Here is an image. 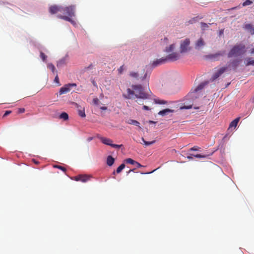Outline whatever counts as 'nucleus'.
<instances>
[{"label": "nucleus", "instance_id": "obj_45", "mask_svg": "<svg viewBox=\"0 0 254 254\" xmlns=\"http://www.w3.org/2000/svg\"><path fill=\"white\" fill-rule=\"evenodd\" d=\"M143 109L144 110H150V108L148 106L145 105L143 106Z\"/></svg>", "mask_w": 254, "mask_h": 254}, {"label": "nucleus", "instance_id": "obj_27", "mask_svg": "<svg viewBox=\"0 0 254 254\" xmlns=\"http://www.w3.org/2000/svg\"><path fill=\"white\" fill-rule=\"evenodd\" d=\"M78 115L82 118L85 117L86 115L84 112V109H79L78 111Z\"/></svg>", "mask_w": 254, "mask_h": 254}, {"label": "nucleus", "instance_id": "obj_18", "mask_svg": "<svg viewBox=\"0 0 254 254\" xmlns=\"http://www.w3.org/2000/svg\"><path fill=\"white\" fill-rule=\"evenodd\" d=\"M100 139L103 143L111 146L113 142L111 139L106 137H101Z\"/></svg>", "mask_w": 254, "mask_h": 254}, {"label": "nucleus", "instance_id": "obj_48", "mask_svg": "<svg viewBox=\"0 0 254 254\" xmlns=\"http://www.w3.org/2000/svg\"><path fill=\"white\" fill-rule=\"evenodd\" d=\"M134 170H135L134 169H130V170H129L127 172V174H129V173H130L131 172H133Z\"/></svg>", "mask_w": 254, "mask_h": 254}, {"label": "nucleus", "instance_id": "obj_4", "mask_svg": "<svg viewBox=\"0 0 254 254\" xmlns=\"http://www.w3.org/2000/svg\"><path fill=\"white\" fill-rule=\"evenodd\" d=\"M144 75L139 77V74L137 72L131 71L130 72L129 75L130 77L135 78L137 80L140 79L142 82L145 83L147 85H149V81L150 75V72L146 71L145 72L143 70Z\"/></svg>", "mask_w": 254, "mask_h": 254}, {"label": "nucleus", "instance_id": "obj_9", "mask_svg": "<svg viewBox=\"0 0 254 254\" xmlns=\"http://www.w3.org/2000/svg\"><path fill=\"white\" fill-rule=\"evenodd\" d=\"M180 54L177 52H174L169 54L166 57V60L170 61H175L178 60L180 58Z\"/></svg>", "mask_w": 254, "mask_h": 254}, {"label": "nucleus", "instance_id": "obj_19", "mask_svg": "<svg viewBox=\"0 0 254 254\" xmlns=\"http://www.w3.org/2000/svg\"><path fill=\"white\" fill-rule=\"evenodd\" d=\"M207 84V82L201 83L195 88V89L194 90V92H197L199 91L202 90Z\"/></svg>", "mask_w": 254, "mask_h": 254}, {"label": "nucleus", "instance_id": "obj_43", "mask_svg": "<svg viewBox=\"0 0 254 254\" xmlns=\"http://www.w3.org/2000/svg\"><path fill=\"white\" fill-rule=\"evenodd\" d=\"M11 113V111H5V113L4 114V115H3V117H5L7 116H8V115H9L10 113Z\"/></svg>", "mask_w": 254, "mask_h": 254}, {"label": "nucleus", "instance_id": "obj_50", "mask_svg": "<svg viewBox=\"0 0 254 254\" xmlns=\"http://www.w3.org/2000/svg\"><path fill=\"white\" fill-rule=\"evenodd\" d=\"M251 54H254V48L252 49L251 51Z\"/></svg>", "mask_w": 254, "mask_h": 254}, {"label": "nucleus", "instance_id": "obj_33", "mask_svg": "<svg viewBox=\"0 0 254 254\" xmlns=\"http://www.w3.org/2000/svg\"><path fill=\"white\" fill-rule=\"evenodd\" d=\"M253 2V1L252 0H246L243 3L242 5L243 6H246L251 4Z\"/></svg>", "mask_w": 254, "mask_h": 254}, {"label": "nucleus", "instance_id": "obj_20", "mask_svg": "<svg viewBox=\"0 0 254 254\" xmlns=\"http://www.w3.org/2000/svg\"><path fill=\"white\" fill-rule=\"evenodd\" d=\"M66 64V59L65 58H64L57 62V66L58 67L62 66Z\"/></svg>", "mask_w": 254, "mask_h": 254}, {"label": "nucleus", "instance_id": "obj_39", "mask_svg": "<svg viewBox=\"0 0 254 254\" xmlns=\"http://www.w3.org/2000/svg\"><path fill=\"white\" fill-rule=\"evenodd\" d=\"M200 147L197 146H194L190 149V151H198L200 149Z\"/></svg>", "mask_w": 254, "mask_h": 254}, {"label": "nucleus", "instance_id": "obj_42", "mask_svg": "<svg viewBox=\"0 0 254 254\" xmlns=\"http://www.w3.org/2000/svg\"><path fill=\"white\" fill-rule=\"evenodd\" d=\"M196 21V18H193L191 19H190V20H189L188 21V23L189 24H192V23L195 22Z\"/></svg>", "mask_w": 254, "mask_h": 254}, {"label": "nucleus", "instance_id": "obj_37", "mask_svg": "<svg viewBox=\"0 0 254 254\" xmlns=\"http://www.w3.org/2000/svg\"><path fill=\"white\" fill-rule=\"evenodd\" d=\"M93 103L95 105H98L100 103V101L97 98H95L93 99Z\"/></svg>", "mask_w": 254, "mask_h": 254}, {"label": "nucleus", "instance_id": "obj_41", "mask_svg": "<svg viewBox=\"0 0 254 254\" xmlns=\"http://www.w3.org/2000/svg\"><path fill=\"white\" fill-rule=\"evenodd\" d=\"M123 145L122 144H121V145H118V144H112L111 145V146L114 147V148H120Z\"/></svg>", "mask_w": 254, "mask_h": 254}, {"label": "nucleus", "instance_id": "obj_5", "mask_svg": "<svg viewBox=\"0 0 254 254\" xmlns=\"http://www.w3.org/2000/svg\"><path fill=\"white\" fill-rule=\"evenodd\" d=\"M190 40L189 38H186L181 41L180 48V51L181 53H186L190 50Z\"/></svg>", "mask_w": 254, "mask_h": 254}, {"label": "nucleus", "instance_id": "obj_2", "mask_svg": "<svg viewBox=\"0 0 254 254\" xmlns=\"http://www.w3.org/2000/svg\"><path fill=\"white\" fill-rule=\"evenodd\" d=\"M75 6L74 5H70L66 7H63V13L67 15H58V17L64 19L65 21L71 22V23H74V21L71 18V17L75 16Z\"/></svg>", "mask_w": 254, "mask_h": 254}, {"label": "nucleus", "instance_id": "obj_6", "mask_svg": "<svg viewBox=\"0 0 254 254\" xmlns=\"http://www.w3.org/2000/svg\"><path fill=\"white\" fill-rule=\"evenodd\" d=\"M76 86V84L75 83H71L66 84L60 89L59 94V95H61L63 94L66 93L70 91L71 87H75Z\"/></svg>", "mask_w": 254, "mask_h": 254}, {"label": "nucleus", "instance_id": "obj_3", "mask_svg": "<svg viewBox=\"0 0 254 254\" xmlns=\"http://www.w3.org/2000/svg\"><path fill=\"white\" fill-rule=\"evenodd\" d=\"M246 52V46L244 44H240L235 45L228 54V58L234 56H241Z\"/></svg>", "mask_w": 254, "mask_h": 254}, {"label": "nucleus", "instance_id": "obj_12", "mask_svg": "<svg viewBox=\"0 0 254 254\" xmlns=\"http://www.w3.org/2000/svg\"><path fill=\"white\" fill-rule=\"evenodd\" d=\"M205 45V43L204 41L202 38L198 39L195 43L194 48L196 50H200Z\"/></svg>", "mask_w": 254, "mask_h": 254}, {"label": "nucleus", "instance_id": "obj_36", "mask_svg": "<svg viewBox=\"0 0 254 254\" xmlns=\"http://www.w3.org/2000/svg\"><path fill=\"white\" fill-rule=\"evenodd\" d=\"M40 57L44 62L46 61L47 59V56L45 55V54L42 52H40Z\"/></svg>", "mask_w": 254, "mask_h": 254}, {"label": "nucleus", "instance_id": "obj_51", "mask_svg": "<svg viewBox=\"0 0 254 254\" xmlns=\"http://www.w3.org/2000/svg\"><path fill=\"white\" fill-rule=\"evenodd\" d=\"M149 124H155L156 123L155 122L152 121H149Z\"/></svg>", "mask_w": 254, "mask_h": 254}, {"label": "nucleus", "instance_id": "obj_31", "mask_svg": "<svg viewBox=\"0 0 254 254\" xmlns=\"http://www.w3.org/2000/svg\"><path fill=\"white\" fill-rule=\"evenodd\" d=\"M142 140L144 144V145L148 146L151 144H153L155 142V140H153L152 141H146L144 140L143 138H142Z\"/></svg>", "mask_w": 254, "mask_h": 254}, {"label": "nucleus", "instance_id": "obj_14", "mask_svg": "<svg viewBox=\"0 0 254 254\" xmlns=\"http://www.w3.org/2000/svg\"><path fill=\"white\" fill-rule=\"evenodd\" d=\"M167 61L166 60V58H161V59H157L155 61H154L152 64V65L153 66V67H156L159 65H160L162 64H164L165 63H166Z\"/></svg>", "mask_w": 254, "mask_h": 254}, {"label": "nucleus", "instance_id": "obj_49", "mask_svg": "<svg viewBox=\"0 0 254 254\" xmlns=\"http://www.w3.org/2000/svg\"><path fill=\"white\" fill-rule=\"evenodd\" d=\"M187 158L189 159V160H192V157L191 156H188L187 157Z\"/></svg>", "mask_w": 254, "mask_h": 254}, {"label": "nucleus", "instance_id": "obj_53", "mask_svg": "<svg viewBox=\"0 0 254 254\" xmlns=\"http://www.w3.org/2000/svg\"><path fill=\"white\" fill-rule=\"evenodd\" d=\"M92 67V64H90V65L87 67V68H90V67Z\"/></svg>", "mask_w": 254, "mask_h": 254}, {"label": "nucleus", "instance_id": "obj_52", "mask_svg": "<svg viewBox=\"0 0 254 254\" xmlns=\"http://www.w3.org/2000/svg\"><path fill=\"white\" fill-rule=\"evenodd\" d=\"M33 161H34V162L35 164H37L38 163V161H35V160H33Z\"/></svg>", "mask_w": 254, "mask_h": 254}, {"label": "nucleus", "instance_id": "obj_47", "mask_svg": "<svg viewBox=\"0 0 254 254\" xmlns=\"http://www.w3.org/2000/svg\"><path fill=\"white\" fill-rule=\"evenodd\" d=\"M191 108V106H190L189 107H183L182 108V109H190Z\"/></svg>", "mask_w": 254, "mask_h": 254}, {"label": "nucleus", "instance_id": "obj_21", "mask_svg": "<svg viewBox=\"0 0 254 254\" xmlns=\"http://www.w3.org/2000/svg\"><path fill=\"white\" fill-rule=\"evenodd\" d=\"M115 159L111 156H108L107 159V164L108 166H111L114 163Z\"/></svg>", "mask_w": 254, "mask_h": 254}, {"label": "nucleus", "instance_id": "obj_15", "mask_svg": "<svg viewBox=\"0 0 254 254\" xmlns=\"http://www.w3.org/2000/svg\"><path fill=\"white\" fill-rule=\"evenodd\" d=\"M240 120V117H238L234 120H233L232 122H231L229 125L228 130L232 129V128H235L237 127Z\"/></svg>", "mask_w": 254, "mask_h": 254}, {"label": "nucleus", "instance_id": "obj_32", "mask_svg": "<svg viewBox=\"0 0 254 254\" xmlns=\"http://www.w3.org/2000/svg\"><path fill=\"white\" fill-rule=\"evenodd\" d=\"M194 157L197 158H206L209 155L196 154L193 155Z\"/></svg>", "mask_w": 254, "mask_h": 254}, {"label": "nucleus", "instance_id": "obj_55", "mask_svg": "<svg viewBox=\"0 0 254 254\" xmlns=\"http://www.w3.org/2000/svg\"><path fill=\"white\" fill-rule=\"evenodd\" d=\"M253 73H254V71H253Z\"/></svg>", "mask_w": 254, "mask_h": 254}, {"label": "nucleus", "instance_id": "obj_40", "mask_svg": "<svg viewBox=\"0 0 254 254\" xmlns=\"http://www.w3.org/2000/svg\"><path fill=\"white\" fill-rule=\"evenodd\" d=\"M54 81H55V82H56V83L58 84V86L61 85L60 83L59 78V77L57 74L56 75V76L55 78Z\"/></svg>", "mask_w": 254, "mask_h": 254}, {"label": "nucleus", "instance_id": "obj_8", "mask_svg": "<svg viewBox=\"0 0 254 254\" xmlns=\"http://www.w3.org/2000/svg\"><path fill=\"white\" fill-rule=\"evenodd\" d=\"M91 178V176L87 175H79L75 176L73 180L76 181H81L83 183L87 182Z\"/></svg>", "mask_w": 254, "mask_h": 254}, {"label": "nucleus", "instance_id": "obj_22", "mask_svg": "<svg viewBox=\"0 0 254 254\" xmlns=\"http://www.w3.org/2000/svg\"><path fill=\"white\" fill-rule=\"evenodd\" d=\"M245 64L246 66L254 65V60L251 58H248L246 59Z\"/></svg>", "mask_w": 254, "mask_h": 254}, {"label": "nucleus", "instance_id": "obj_29", "mask_svg": "<svg viewBox=\"0 0 254 254\" xmlns=\"http://www.w3.org/2000/svg\"><path fill=\"white\" fill-rule=\"evenodd\" d=\"M125 167V165L124 164H122L120 166H119L117 169L116 172L117 173H120Z\"/></svg>", "mask_w": 254, "mask_h": 254}, {"label": "nucleus", "instance_id": "obj_10", "mask_svg": "<svg viewBox=\"0 0 254 254\" xmlns=\"http://www.w3.org/2000/svg\"><path fill=\"white\" fill-rule=\"evenodd\" d=\"M225 54V51H219L216 53L210 54L207 56V57L210 59H213L215 61H218L219 57L223 56Z\"/></svg>", "mask_w": 254, "mask_h": 254}, {"label": "nucleus", "instance_id": "obj_11", "mask_svg": "<svg viewBox=\"0 0 254 254\" xmlns=\"http://www.w3.org/2000/svg\"><path fill=\"white\" fill-rule=\"evenodd\" d=\"M63 7L57 5H52L49 8V12L53 14L58 12H63Z\"/></svg>", "mask_w": 254, "mask_h": 254}, {"label": "nucleus", "instance_id": "obj_13", "mask_svg": "<svg viewBox=\"0 0 254 254\" xmlns=\"http://www.w3.org/2000/svg\"><path fill=\"white\" fill-rule=\"evenodd\" d=\"M125 162L127 163L130 164L135 165L137 168H140L143 167L139 163L133 160L131 158H127L125 160Z\"/></svg>", "mask_w": 254, "mask_h": 254}, {"label": "nucleus", "instance_id": "obj_35", "mask_svg": "<svg viewBox=\"0 0 254 254\" xmlns=\"http://www.w3.org/2000/svg\"><path fill=\"white\" fill-rule=\"evenodd\" d=\"M54 167L55 168H58V169L62 170L64 172H65V171H66V169L65 168H64V167L61 166L54 165Z\"/></svg>", "mask_w": 254, "mask_h": 254}, {"label": "nucleus", "instance_id": "obj_28", "mask_svg": "<svg viewBox=\"0 0 254 254\" xmlns=\"http://www.w3.org/2000/svg\"><path fill=\"white\" fill-rule=\"evenodd\" d=\"M47 67L48 68H49L50 70H51V71L53 73H54L55 72L56 68H55L54 65L53 64H51V63L48 64L47 65Z\"/></svg>", "mask_w": 254, "mask_h": 254}, {"label": "nucleus", "instance_id": "obj_1", "mask_svg": "<svg viewBox=\"0 0 254 254\" xmlns=\"http://www.w3.org/2000/svg\"><path fill=\"white\" fill-rule=\"evenodd\" d=\"M131 88H127L126 92L123 94V96L127 99L134 98L147 99L148 97L147 93L144 92V89L140 84H132Z\"/></svg>", "mask_w": 254, "mask_h": 254}, {"label": "nucleus", "instance_id": "obj_16", "mask_svg": "<svg viewBox=\"0 0 254 254\" xmlns=\"http://www.w3.org/2000/svg\"><path fill=\"white\" fill-rule=\"evenodd\" d=\"M173 112H174V110H171V109H165L164 110L160 111L158 113V114L159 115H161V116H166V115L169 114V113H173Z\"/></svg>", "mask_w": 254, "mask_h": 254}, {"label": "nucleus", "instance_id": "obj_26", "mask_svg": "<svg viewBox=\"0 0 254 254\" xmlns=\"http://www.w3.org/2000/svg\"><path fill=\"white\" fill-rule=\"evenodd\" d=\"M239 62V61L238 60H235L232 62V66H233L234 69H235L238 66Z\"/></svg>", "mask_w": 254, "mask_h": 254}, {"label": "nucleus", "instance_id": "obj_7", "mask_svg": "<svg viewBox=\"0 0 254 254\" xmlns=\"http://www.w3.org/2000/svg\"><path fill=\"white\" fill-rule=\"evenodd\" d=\"M228 67L224 66L220 68L217 71H216L212 75L211 80L213 81L221 76L227 69Z\"/></svg>", "mask_w": 254, "mask_h": 254}, {"label": "nucleus", "instance_id": "obj_17", "mask_svg": "<svg viewBox=\"0 0 254 254\" xmlns=\"http://www.w3.org/2000/svg\"><path fill=\"white\" fill-rule=\"evenodd\" d=\"M244 28L248 30L252 35L254 34V27L252 24H246L244 26Z\"/></svg>", "mask_w": 254, "mask_h": 254}, {"label": "nucleus", "instance_id": "obj_54", "mask_svg": "<svg viewBox=\"0 0 254 254\" xmlns=\"http://www.w3.org/2000/svg\"><path fill=\"white\" fill-rule=\"evenodd\" d=\"M92 138H89L88 139V140H89V141H90V140H92Z\"/></svg>", "mask_w": 254, "mask_h": 254}, {"label": "nucleus", "instance_id": "obj_23", "mask_svg": "<svg viewBox=\"0 0 254 254\" xmlns=\"http://www.w3.org/2000/svg\"><path fill=\"white\" fill-rule=\"evenodd\" d=\"M127 123L128 124L133 125L139 127V128H141L139 126L140 123L136 120L130 119L127 121Z\"/></svg>", "mask_w": 254, "mask_h": 254}, {"label": "nucleus", "instance_id": "obj_24", "mask_svg": "<svg viewBox=\"0 0 254 254\" xmlns=\"http://www.w3.org/2000/svg\"><path fill=\"white\" fill-rule=\"evenodd\" d=\"M175 48V44H173L170 45L168 47H166L165 51L166 53H170L172 52Z\"/></svg>", "mask_w": 254, "mask_h": 254}, {"label": "nucleus", "instance_id": "obj_46", "mask_svg": "<svg viewBox=\"0 0 254 254\" xmlns=\"http://www.w3.org/2000/svg\"><path fill=\"white\" fill-rule=\"evenodd\" d=\"M100 109L102 110H106L107 109V107H100Z\"/></svg>", "mask_w": 254, "mask_h": 254}, {"label": "nucleus", "instance_id": "obj_38", "mask_svg": "<svg viewBox=\"0 0 254 254\" xmlns=\"http://www.w3.org/2000/svg\"><path fill=\"white\" fill-rule=\"evenodd\" d=\"M201 27L203 30H204L205 28L208 27V24L204 22H201Z\"/></svg>", "mask_w": 254, "mask_h": 254}, {"label": "nucleus", "instance_id": "obj_34", "mask_svg": "<svg viewBox=\"0 0 254 254\" xmlns=\"http://www.w3.org/2000/svg\"><path fill=\"white\" fill-rule=\"evenodd\" d=\"M125 70V67H124V65H123L122 66H121L118 69V73L119 74H121L123 73V71H124Z\"/></svg>", "mask_w": 254, "mask_h": 254}, {"label": "nucleus", "instance_id": "obj_30", "mask_svg": "<svg viewBox=\"0 0 254 254\" xmlns=\"http://www.w3.org/2000/svg\"><path fill=\"white\" fill-rule=\"evenodd\" d=\"M155 102L159 104H166L167 103V102L166 101L160 99H155Z\"/></svg>", "mask_w": 254, "mask_h": 254}, {"label": "nucleus", "instance_id": "obj_44", "mask_svg": "<svg viewBox=\"0 0 254 254\" xmlns=\"http://www.w3.org/2000/svg\"><path fill=\"white\" fill-rule=\"evenodd\" d=\"M25 109L24 108H19L18 110V113H23L25 112Z\"/></svg>", "mask_w": 254, "mask_h": 254}, {"label": "nucleus", "instance_id": "obj_25", "mask_svg": "<svg viewBox=\"0 0 254 254\" xmlns=\"http://www.w3.org/2000/svg\"><path fill=\"white\" fill-rule=\"evenodd\" d=\"M60 118L64 119V121H66L68 119V115L66 113L63 112L60 115Z\"/></svg>", "mask_w": 254, "mask_h": 254}]
</instances>
